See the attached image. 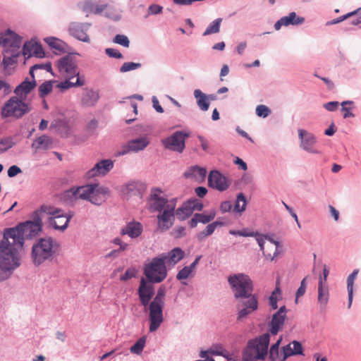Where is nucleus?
Listing matches in <instances>:
<instances>
[{
    "instance_id": "nucleus-1",
    "label": "nucleus",
    "mask_w": 361,
    "mask_h": 361,
    "mask_svg": "<svg viewBox=\"0 0 361 361\" xmlns=\"http://www.w3.org/2000/svg\"><path fill=\"white\" fill-rule=\"evenodd\" d=\"M42 231V228L27 221L4 230L0 240V281L7 279L20 266L18 248L22 249L25 240L35 238Z\"/></svg>"
},
{
    "instance_id": "nucleus-35",
    "label": "nucleus",
    "mask_w": 361,
    "mask_h": 361,
    "mask_svg": "<svg viewBox=\"0 0 361 361\" xmlns=\"http://www.w3.org/2000/svg\"><path fill=\"white\" fill-rule=\"evenodd\" d=\"M41 210L44 211L45 214L50 215V216L58 219H62L63 217V209L51 205L42 204L41 205Z\"/></svg>"
},
{
    "instance_id": "nucleus-8",
    "label": "nucleus",
    "mask_w": 361,
    "mask_h": 361,
    "mask_svg": "<svg viewBox=\"0 0 361 361\" xmlns=\"http://www.w3.org/2000/svg\"><path fill=\"white\" fill-rule=\"evenodd\" d=\"M190 137V133L185 130H176L171 135L161 140V144L164 149L182 153L185 149L186 140Z\"/></svg>"
},
{
    "instance_id": "nucleus-18",
    "label": "nucleus",
    "mask_w": 361,
    "mask_h": 361,
    "mask_svg": "<svg viewBox=\"0 0 361 361\" xmlns=\"http://www.w3.org/2000/svg\"><path fill=\"white\" fill-rule=\"evenodd\" d=\"M100 98L99 90L86 87L81 97V105L84 107L96 106Z\"/></svg>"
},
{
    "instance_id": "nucleus-6",
    "label": "nucleus",
    "mask_w": 361,
    "mask_h": 361,
    "mask_svg": "<svg viewBox=\"0 0 361 361\" xmlns=\"http://www.w3.org/2000/svg\"><path fill=\"white\" fill-rule=\"evenodd\" d=\"M165 257L160 255L153 257L143 267V274L148 282L151 283H161L167 276L168 270L164 262Z\"/></svg>"
},
{
    "instance_id": "nucleus-58",
    "label": "nucleus",
    "mask_w": 361,
    "mask_h": 361,
    "mask_svg": "<svg viewBox=\"0 0 361 361\" xmlns=\"http://www.w3.org/2000/svg\"><path fill=\"white\" fill-rule=\"evenodd\" d=\"M163 11V7L159 4H152L148 7V15H158Z\"/></svg>"
},
{
    "instance_id": "nucleus-10",
    "label": "nucleus",
    "mask_w": 361,
    "mask_h": 361,
    "mask_svg": "<svg viewBox=\"0 0 361 361\" xmlns=\"http://www.w3.org/2000/svg\"><path fill=\"white\" fill-rule=\"evenodd\" d=\"M298 131L300 149L312 154H322V151L317 147V138L312 133L305 129H298Z\"/></svg>"
},
{
    "instance_id": "nucleus-60",
    "label": "nucleus",
    "mask_w": 361,
    "mask_h": 361,
    "mask_svg": "<svg viewBox=\"0 0 361 361\" xmlns=\"http://www.w3.org/2000/svg\"><path fill=\"white\" fill-rule=\"evenodd\" d=\"M290 343L293 345L294 355H303V348L300 341H293Z\"/></svg>"
},
{
    "instance_id": "nucleus-44",
    "label": "nucleus",
    "mask_w": 361,
    "mask_h": 361,
    "mask_svg": "<svg viewBox=\"0 0 361 361\" xmlns=\"http://www.w3.org/2000/svg\"><path fill=\"white\" fill-rule=\"evenodd\" d=\"M45 42L52 49H56L60 51H64L61 45L62 41L54 37H49L44 39Z\"/></svg>"
},
{
    "instance_id": "nucleus-52",
    "label": "nucleus",
    "mask_w": 361,
    "mask_h": 361,
    "mask_svg": "<svg viewBox=\"0 0 361 361\" xmlns=\"http://www.w3.org/2000/svg\"><path fill=\"white\" fill-rule=\"evenodd\" d=\"M268 355L270 361H282V352L281 353L279 350L268 348Z\"/></svg>"
},
{
    "instance_id": "nucleus-43",
    "label": "nucleus",
    "mask_w": 361,
    "mask_h": 361,
    "mask_svg": "<svg viewBox=\"0 0 361 361\" xmlns=\"http://www.w3.org/2000/svg\"><path fill=\"white\" fill-rule=\"evenodd\" d=\"M82 188L80 186H73L66 190L63 192V198L65 200H73V199H78V195L80 194V191Z\"/></svg>"
},
{
    "instance_id": "nucleus-5",
    "label": "nucleus",
    "mask_w": 361,
    "mask_h": 361,
    "mask_svg": "<svg viewBox=\"0 0 361 361\" xmlns=\"http://www.w3.org/2000/svg\"><path fill=\"white\" fill-rule=\"evenodd\" d=\"M270 343L269 333L263 334L247 341V347L243 355L247 356L253 361H264L268 355V347Z\"/></svg>"
},
{
    "instance_id": "nucleus-56",
    "label": "nucleus",
    "mask_w": 361,
    "mask_h": 361,
    "mask_svg": "<svg viewBox=\"0 0 361 361\" xmlns=\"http://www.w3.org/2000/svg\"><path fill=\"white\" fill-rule=\"evenodd\" d=\"M105 54L110 58H114L117 59H122L123 54L117 49L113 48L105 49Z\"/></svg>"
},
{
    "instance_id": "nucleus-37",
    "label": "nucleus",
    "mask_w": 361,
    "mask_h": 361,
    "mask_svg": "<svg viewBox=\"0 0 361 361\" xmlns=\"http://www.w3.org/2000/svg\"><path fill=\"white\" fill-rule=\"evenodd\" d=\"M16 145L12 136H6L0 139V154L5 153Z\"/></svg>"
},
{
    "instance_id": "nucleus-3",
    "label": "nucleus",
    "mask_w": 361,
    "mask_h": 361,
    "mask_svg": "<svg viewBox=\"0 0 361 361\" xmlns=\"http://www.w3.org/2000/svg\"><path fill=\"white\" fill-rule=\"evenodd\" d=\"M59 243L51 236L38 238L32 246L31 259L35 266L51 262L56 256Z\"/></svg>"
},
{
    "instance_id": "nucleus-12",
    "label": "nucleus",
    "mask_w": 361,
    "mask_h": 361,
    "mask_svg": "<svg viewBox=\"0 0 361 361\" xmlns=\"http://www.w3.org/2000/svg\"><path fill=\"white\" fill-rule=\"evenodd\" d=\"M146 185L140 181L132 180L122 185L121 192L126 200L133 197H137L140 200L143 197Z\"/></svg>"
},
{
    "instance_id": "nucleus-34",
    "label": "nucleus",
    "mask_w": 361,
    "mask_h": 361,
    "mask_svg": "<svg viewBox=\"0 0 361 361\" xmlns=\"http://www.w3.org/2000/svg\"><path fill=\"white\" fill-rule=\"evenodd\" d=\"M359 269H354L353 272L347 278V290L348 296V307L350 308L353 299V286L354 281L357 278Z\"/></svg>"
},
{
    "instance_id": "nucleus-59",
    "label": "nucleus",
    "mask_w": 361,
    "mask_h": 361,
    "mask_svg": "<svg viewBox=\"0 0 361 361\" xmlns=\"http://www.w3.org/2000/svg\"><path fill=\"white\" fill-rule=\"evenodd\" d=\"M282 297L274 296V293H271L269 297V305L271 310L278 309V301L281 300Z\"/></svg>"
},
{
    "instance_id": "nucleus-13",
    "label": "nucleus",
    "mask_w": 361,
    "mask_h": 361,
    "mask_svg": "<svg viewBox=\"0 0 361 361\" xmlns=\"http://www.w3.org/2000/svg\"><path fill=\"white\" fill-rule=\"evenodd\" d=\"M175 214V204L167 205L157 216L158 221L157 230L161 232L168 231L173 224Z\"/></svg>"
},
{
    "instance_id": "nucleus-42",
    "label": "nucleus",
    "mask_w": 361,
    "mask_h": 361,
    "mask_svg": "<svg viewBox=\"0 0 361 361\" xmlns=\"http://www.w3.org/2000/svg\"><path fill=\"white\" fill-rule=\"evenodd\" d=\"M146 343V336L140 337L130 348L131 353L140 355L142 353Z\"/></svg>"
},
{
    "instance_id": "nucleus-11",
    "label": "nucleus",
    "mask_w": 361,
    "mask_h": 361,
    "mask_svg": "<svg viewBox=\"0 0 361 361\" xmlns=\"http://www.w3.org/2000/svg\"><path fill=\"white\" fill-rule=\"evenodd\" d=\"M74 54L79 55L78 53H69L67 55L61 57L57 61V68L60 73H65L69 76V79H72L75 76L80 75L78 71L77 61L73 56Z\"/></svg>"
},
{
    "instance_id": "nucleus-21",
    "label": "nucleus",
    "mask_w": 361,
    "mask_h": 361,
    "mask_svg": "<svg viewBox=\"0 0 361 361\" xmlns=\"http://www.w3.org/2000/svg\"><path fill=\"white\" fill-rule=\"evenodd\" d=\"M37 85L36 80H29V79L26 78L16 87L13 92L17 96L26 98V95L34 90Z\"/></svg>"
},
{
    "instance_id": "nucleus-26",
    "label": "nucleus",
    "mask_w": 361,
    "mask_h": 361,
    "mask_svg": "<svg viewBox=\"0 0 361 361\" xmlns=\"http://www.w3.org/2000/svg\"><path fill=\"white\" fill-rule=\"evenodd\" d=\"M128 144L133 152H138L149 145V140L146 136H142L128 141Z\"/></svg>"
},
{
    "instance_id": "nucleus-55",
    "label": "nucleus",
    "mask_w": 361,
    "mask_h": 361,
    "mask_svg": "<svg viewBox=\"0 0 361 361\" xmlns=\"http://www.w3.org/2000/svg\"><path fill=\"white\" fill-rule=\"evenodd\" d=\"M191 272L192 271L187 266H185L178 272L176 275V279L178 281L187 279Z\"/></svg>"
},
{
    "instance_id": "nucleus-33",
    "label": "nucleus",
    "mask_w": 361,
    "mask_h": 361,
    "mask_svg": "<svg viewBox=\"0 0 361 361\" xmlns=\"http://www.w3.org/2000/svg\"><path fill=\"white\" fill-rule=\"evenodd\" d=\"M95 187H97V183H91L80 186L82 192L78 195V198L92 203Z\"/></svg>"
},
{
    "instance_id": "nucleus-46",
    "label": "nucleus",
    "mask_w": 361,
    "mask_h": 361,
    "mask_svg": "<svg viewBox=\"0 0 361 361\" xmlns=\"http://www.w3.org/2000/svg\"><path fill=\"white\" fill-rule=\"evenodd\" d=\"M113 42L115 44L123 46V47L128 48L130 46V40L126 35L118 34L116 35L113 39Z\"/></svg>"
},
{
    "instance_id": "nucleus-15",
    "label": "nucleus",
    "mask_w": 361,
    "mask_h": 361,
    "mask_svg": "<svg viewBox=\"0 0 361 361\" xmlns=\"http://www.w3.org/2000/svg\"><path fill=\"white\" fill-rule=\"evenodd\" d=\"M91 23L72 22L68 25V33L74 38L83 42H90V39L87 34Z\"/></svg>"
},
{
    "instance_id": "nucleus-32",
    "label": "nucleus",
    "mask_w": 361,
    "mask_h": 361,
    "mask_svg": "<svg viewBox=\"0 0 361 361\" xmlns=\"http://www.w3.org/2000/svg\"><path fill=\"white\" fill-rule=\"evenodd\" d=\"M190 204V202L186 200L176 210V215L180 221H185L192 214Z\"/></svg>"
},
{
    "instance_id": "nucleus-45",
    "label": "nucleus",
    "mask_w": 361,
    "mask_h": 361,
    "mask_svg": "<svg viewBox=\"0 0 361 361\" xmlns=\"http://www.w3.org/2000/svg\"><path fill=\"white\" fill-rule=\"evenodd\" d=\"M142 66V64L140 63H135V62H125L123 63V65L120 67L119 71L120 73H126L131 71L136 70L137 68H140Z\"/></svg>"
},
{
    "instance_id": "nucleus-19",
    "label": "nucleus",
    "mask_w": 361,
    "mask_h": 361,
    "mask_svg": "<svg viewBox=\"0 0 361 361\" xmlns=\"http://www.w3.org/2000/svg\"><path fill=\"white\" fill-rule=\"evenodd\" d=\"M161 257H164V262L169 266H174L185 257V252L178 247L173 248L168 252H162L159 254Z\"/></svg>"
},
{
    "instance_id": "nucleus-7",
    "label": "nucleus",
    "mask_w": 361,
    "mask_h": 361,
    "mask_svg": "<svg viewBox=\"0 0 361 361\" xmlns=\"http://www.w3.org/2000/svg\"><path fill=\"white\" fill-rule=\"evenodd\" d=\"M25 98L14 96L8 99L1 109L3 117L13 116L20 118L30 111L29 105L25 102Z\"/></svg>"
},
{
    "instance_id": "nucleus-62",
    "label": "nucleus",
    "mask_w": 361,
    "mask_h": 361,
    "mask_svg": "<svg viewBox=\"0 0 361 361\" xmlns=\"http://www.w3.org/2000/svg\"><path fill=\"white\" fill-rule=\"evenodd\" d=\"M71 79H69V76L67 77V78L59 82L57 85V87L62 91L66 90L71 87H75L73 82L70 81Z\"/></svg>"
},
{
    "instance_id": "nucleus-57",
    "label": "nucleus",
    "mask_w": 361,
    "mask_h": 361,
    "mask_svg": "<svg viewBox=\"0 0 361 361\" xmlns=\"http://www.w3.org/2000/svg\"><path fill=\"white\" fill-rule=\"evenodd\" d=\"M56 126L58 127L59 130L61 131V133H64L66 137L70 134V128L66 122L59 120L57 122Z\"/></svg>"
},
{
    "instance_id": "nucleus-54",
    "label": "nucleus",
    "mask_w": 361,
    "mask_h": 361,
    "mask_svg": "<svg viewBox=\"0 0 361 361\" xmlns=\"http://www.w3.org/2000/svg\"><path fill=\"white\" fill-rule=\"evenodd\" d=\"M56 219V218L51 217V216H49L48 218V222H49V226L53 228L54 230L60 231L62 232L66 231L67 229V225L62 224V225L59 226L57 224Z\"/></svg>"
},
{
    "instance_id": "nucleus-30",
    "label": "nucleus",
    "mask_w": 361,
    "mask_h": 361,
    "mask_svg": "<svg viewBox=\"0 0 361 361\" xmlns=\"http://www.w3.org/2000/svg\"><path fill=\"white\" fill-rule=\"evenodd\" d=\"M106 4H95L91 0H85L83 2L82 10L84 12H90L95 15L102 13L106 8Z\"/></svg>"
},
{
    "instance_id": "nucleus-27",
    "label": "nucleus",
    "mask_w": 361,
    "mask_h": 361,
    "mask_svg": "<svg viewBox=\"0 0 361 361\" xmlns=\"http://www.w3.org/2000/svg\"><path fill=\"white\" fill-rule=\"evenodd\" d=\"M185 178H201L204 179L207 176V170L204 167L197 165L189 167L183 174Z\"/></svg>"
},
{
    "instance_id": "nucleus-61",
    "label": "nucleus",
    "mask_w": 361,
    "mask_h": 361,
    "mask_svg": "<svg viewBox=\"0 0 361 361\" xmlns=\"http://www.w3.org/2000/svg\"><path fill=\"white\" fill-rule=\"evenodd\" d=\"M171 233L175 238H180L185 235V228L184 226H176Z\"/></svg>"
},
{
    "instance_id": "nucleus-63",
    "label": "nucleus",
    "mask_w": 361,
    "mask_h": 361,
    "mask_svg": "<svg viewBox=\"0 0 361 361\" xmlns=\"http://www.w3.org/2000/svg\"><path fill=\"white\" fill-rule=\"evenodd\" d=\"M232 204L229 200H225L221 202L219 206V210L222 214H225L226 212H229L232 209Z\"/></svg>"
},
{
    "instance_id": "nucleus-40",
    "label": "nucleus",
    "mask_w": 361,
    "mask_h": 361,
    "mask_svg": "<svg viewBox=\"0 0 361 361\" xmlns=\"http://www.w3.org/2000/svg\"><path fill=\"white\" fill-rule=\"evenodd\" d=\"M44 212L41 210V206L37 209L32 212L30 215V219L27 220V221H31V223L43 228V222L42 218L41 216L42 214H44Z\"/></svg>"
},
{
    "instance_id": "nucleus-24",
    "label": "nucleus",
    "mask_w": 361,
    "mask_h": 361,
    "mask_svg": "<svg viewBox=\"0 0 361 361\" xmlns=\"http://www.w3.org/2000/svg\"><path fill=\"white\" fill-rule=\"evenodd\" d=\"M149 200H152L153 202L150 204L149 209L154 212H161L164 209L168 204V199L159 196L157 193H152L150 195Z\"/></svg>"
},
{
    "instance_id": "nucleus-53",
    "label": "nucleus",
    "mask_w": 361,
    "mask_h": 361,
    "mask_svg": "<svg viewBox=\"0 0 361 361\" xmlns=\"http://www.w3.org/2000/svg\"><path fill=\"white\" fill-rule=\"evenodd\" d=\"M293 350L291 348V343H288L284 346L282 347V355H281V360L286 361L287 358H288L290 356H293Z\"/></svg>"
},
{
    "instance_id": "nucleus-14",
    "label": "nucleus",
    "mask_w": 361,
    "mask_h": 361,
    "mask_svg": "<svg viewBox=\"0 0 361 361\" xmlns=\"http://www.w3.org/2000/svg\"><path fill=\"white\" fill-rule=\"evenodd\" d=\"M208 186L219 192L226 191L231 185V181L219 171L214 169L208 175Z\"/></svg>"
},
{
    "instance_id": "nucleus-23",
    "label": "nucleus",
    "mask_w": 361,
    "mask_h": 361,
    "mask_svg": "<svg viewBox=\"0 0 361 361\" xmlns=\"http://www.w3.org/2000/svg\"><path fill=\"white\" fill-rule=\"evenodd\" d=\"M286 315H282L278 312H275L269 323V331L272 335H276L282 329Z\"/></svg>"
},
{
    "instance_id": "nucleus-22",
    "label": "nucleus",
    "mask_w": 361,
    "mask_h": 361,
    "mask_svg": "<svg viewBox=\"0 0 361 361\" xmlns=\"http://www.w3.org/2000/svg\"><path fill=\"white\" fill-rule=\"evenodd\" d=\"M142 232V226L140 222L130 221L127 224L126 227L121 229V233L122 235H128L131 238H137Z\"/></svg>"
},
{
    "instance_id": "nucleus-38",
    "label": "nucleus",
    "mask_w": 361,
    "mask_h": 361,
    "mask_svg": "<svg viewBox=\"0 0 361 361\" xmlns=\"http://www.w3.org/2000/svg\"><path fill=\"white\" fill-rule=\"evenodd\" d=\"M221 22L222 18H218L214 20L211 23H209L208 27L203 32L202 35L207 36L219 32Z\"/></svg>"
},
{
    "instance_id": "nucleus-31",
    "label": "nucleus",
    "mask_w": 361,
    "mask_h": 361,
    "mask_svg": "<svg viewBox=\"0 0 361 361\" xmlns=\"http://www.w3.org/2000/svg\"><path fill=\"white\" fill-rule=\"evenodd\" d=\"M3 33L5 37L9 39L8 44L6 46L9 45L17 49L20 47L23 39L22 37L9 28Z\"/></svg>"
},
{
    "instance_id": "nucleus-25",
    "label": "nucleus",
    "mask_w": 361,
    "mask_h": 361,
    "mask_svg": "<svg viewBox=\"0 0 361 361\" xmlns=\"http://www.w3.org/2000/svg\"><path fill=\"white\" fill-rule=\"evenodd\" d=\"M329 288L325 284H323L322 277H319L318 283V302L321 308H325L329 302Z\"/></svg>"
},
{
    "instance_id": "nucleus-20",
    "label": "nucleus",
    "mask_w": 361,
    "mask_h": 361,
    "mask_svg": "<svg viewBox=\"0 0 361 361\" xmlns=\"http://www.w3.org/2000/svg\"><path fill=\"white\" fill-rule=\"evenodd\" d=\"M110 194L111 191L108 187L99 185V183H97V187H95L93 194L92 204L100 206L110 196Z\"/></svg>"
},
{
    "instance_id": "nucleus-51",
    "label": "nucleus",
    "mask_w": 361,
    "mask_h": 361,
    "mask_svg": "<svg viewBox=\"0 0 361 361\" xmlns=\"http://www.w3.org/2000/svg\"><path fill=\"white\" fill-rule=\"evenodd\" d=\"M19 56V54H12L11 56H4L2 61V64L4 69L7 68L10 65L17 62L16 58Z\"/></svg>"
},
{
    "instance_id": "nucleus-49",
    "label": "nucleus",
    "mask_w": 361,
    "mask_h": 361,
    "mask_svg": "<svg viewBox=\"0 0 361 361\" xmlns=\"http://www.w3.org/2000/svg\"><path fill=\"white\" fill-rule=\"evenodd\" d=\"M137 271L135 268H128L125 273L120 276V280L122 281H126L136 276Z\"/></svg>"
},
{
    "instance_id": "nucleus-36",
    "label": "nucleus",
    "mask_w": 361,
    "mask_h": 361,
    "mask_svg": "<svg viewBox=\"0 0 361 361\" xmlns=\"http://www.w3.org/2000/svg\"><path fill=\"white\" fill-rule=\"evenodd\" d=\"M247 206V200L245 195L243 192H240L236 196V201L233 207V212L241 214L243 212Z\"/></svg>"
},
{
    "instance_id": "nucleus-50",
    "label": "nucleus",
    "mask_w": 361,
    "mask_h": 361,
    "mask_svg": "<svg viewBox=\"0 0 361 361\" xmlns=\"http://www.w3.org/2000/svg\"><path fill=\"white\" fill-rule=\"evenodd\" d=\"M188 200V202H190V203H191L190 206H191L192 212L202 211V209L204 208V204L200 200H199L198 199H197L195 197L190 198Z\"/></svg>"
},
{
    "instance_id": "nucleus-64",
    "label": "nucleus",
    "mask_w": 361,
    "mask_h": 361,
    "mask_svg": "<svg viewBox=\"0 0 361 361\" xmlns=\"http://www.w3.org/2000/svg\"><path fill=\"white\" fill-rule=\"evenodd\" d=\"M21 172L22 170L19 166L16 165H12L8 168L7 174L9 178H13Z\"/></svg>"
},
{
    "instance_id": "nucleus-29",
    "label": "nucleus",
    "mask_w": 361,
    "mask_h": 361,
    "mask_svg": "<svg viewBox=\"0 0 361 361\" xmlns=\"http://www.w3.org/2000/svg\"><path fill=\"white\" fill-rule=\"evenodd\" d=\"M53 144V140L46 135H41L36 138L31 145V147L35 150L48 149Z\"/></svg>"
},
{
    "instance_id": "nucleus-2",
    "label": "nucleus",
    "mask_w": 361,
    "mask_h": 361,
    "mask_svg": "<svg viewBox=\"0 0 361 361\" xmlns=\"http://www.w3.org/2000/svg\"><path fill=\"white\" fill-rule=\"evenodd\" d=\"M228 282L233 293L235 299H247L242 302L244 307L238 312L237 319L242 320L256 311L259 307L258 297L253 294V282L249 276L244 274H234L228 277Z\"/></svg>"
},
{
    "instance_id": "nucleus-17",
    "label": "nucleus",
    "mask_w": 361,
    "mask_h": 361,
    "mask_svg": "<svg viewBox=\"0 0 361 361\" xmlns=\"http://www.w3.org/2000/svg\"><path fill=\"white\" fill-rule=\"evenodd\" d=\"M114 167V161L111 159H102L98 161L93 168L86 173V178H91L98 175H106Z\"/></svg>"
},
{
    "instance_id": "nucleus-47",
    "label": "nucleus",
    "mask_w": 361,
    "mask_h": 361,
    "mask_svg": "<svg viewBox=\"0 0 361 361\" xmlns=\"http://www.w3.org/2000/svg\"><path fill=\"white\" fill-rule=\"evenodd\" d=\"M255 113L257 116L265 118L271 114V110L268 106L259 104L257 106Z\"/></svg>"
},
{
    "instance_id": "nucleus-41",
    "label": "nucleus",
    "mask_w": 361,
    "mask_h": 361,
    "mask_svg": "<svg viewBox=\"0 0 361 361\" xmlns=\"http://www.w3.org/2000/svg\"><path fill=\"white\" fill-rule=\"evenodd\" d=\"M216 229L213 226L212 224H207L205 228L196 235V238L199 242H202L206 238L212 235Z\"/></svg>"
},
{
    "instance_id": "nucleus-4",
    "label": "nucleus",
    "mask_w": 361,
    "mask_h": 361,
    "mask_svg": "<svg viewBox=\"0 0 361 361\" xmlns=\"http://www.w3.org/2000/svg\"><path fill=\"white\" fill-rule=\"evenodd\" d=\"M166 287L161 286L154 295L151 306L150 314H148L149 331L155 332L164 322V307L165 304Z\"/></svg>"
},
{
    "instance_id": "nucleus-48",
    "label": "nucleus",
    "mask_w": 361,
    "mask_h": 361,
    "mask_svg": "<svg viewBox=\"0 0 361 361\" xmlns=\"http://www.w3.org/2000/svg\"><path fill=\"white\" fill-rule=\"evenodd\" d=\"M128 8L132 13L138 14L140 9L144 8V5L137 0H130Z\"/></svg>"
},
{
    "instance_id": "nucleus-39",
    "label": "nucleus",
    "mask_w": 361,
    "mask_h": 361,
    "mask_svg": "<svg viewBox=\"0 0 361 361\" xmlns=\"http://www.w3.org/2000/svg\"><path fill=\"white\" fill-rule=\"evenodd\" d=\"M54 82V80H47L39 86L38 92L39 97L44 98L51 92Z\"/></svg>"
},
{
    "instance_id": "nucleus-28",
    "label": "nucleus",
    "mask_w": 361,
    "mask_h": 361,
    "mask_svg": "<svg viewBox=\"0 0 361 361\" xmlns=\"http://www.w3.org/2000/svg\"><path fill=\"white\" fill-rule=\"evenodd\" d=\"M193 95L200 109L202 111H207L209 108L207 94L204 93L201 90L196 89L193 92Z\"/></svg>"
},
{
    "instance_id": "nucleus-16",
    "label": "nucleus",
    "mask_w": 361,
    "mask_h": 361,
    "mask_svg": "<svg viewBox=\"0 0 361 361\" xmlns=\"http://www.w3.org/2000/svg\"><path fill=\"white\" fill-rule=\"evenodd\" d=\"M305 18L297 15L295 11L289 13L288 16H283L278 20L274 25L276 30H279L282 26L288 27L289 25L298 26L303 24Z\"/></svg>"
},
{
    "instance_id": "nucleus-9",
    "label": "nucleus",
    "mask_w": 361,
    "mask_h": 361,
    "mask_svg": "<svg viewBox=\"0 0 361 361\" xmlns=\"http://www.w3.org/2000/svg\"><path fill=\"white\" fill-rule=\"evenodd\" d=\"M154 283L142 277L137 288V295L140 304L144 307L145 311L150 314V306L152 300L155 295Z\"/></svg>"
}]
</instances>
